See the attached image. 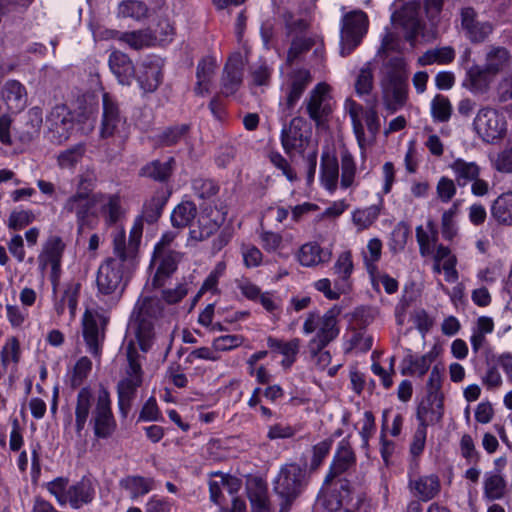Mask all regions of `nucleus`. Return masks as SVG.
<instances>
[{
    "label": "nucleus",
    "mask_w": 512,
    "mask_h": 512,
    "mask_svg": "<svg viewBox=\"0 0 512 512\" xmlns=\"http://www.w3.org/2000/svg\"><path fill=\"white\" fill-rule=\"evenodd\" d=\"M141 237L142 224L140 221L134 223L130 231L128 244H126L124 232H119L114 236L113 250L115 256L105 260L97 272L96 284L100 294L121 296L126 286L124 268L135 258Z\"/></svg>",
    "instance_id": "nucleus-1"
},
{
    "label": "nucleus",
    "mask_w": 512,
    "mask_h": 512,
    "mask_svg": "<svg viewBox=\"0 0 512 512\" xmlns=\"http://www.w3.org/2000/svg\"><path fill=\"white\" fill-rule=\"evenodd\" d=\"M87 423L92 427L97 440H107L115 434L117 422L112 412L107 389H100L97 396H94L88 387H83L78 392L74 427L79 438L83 436Z\"/></svg>",
    "instance_id": "nucleus-2"
},
{
    "label": "nucleus",
    "mask_w": 512,
    "mask_h": 512,
    "mask_svg": "<svg viewBox=\"0 0 512 512\" xmlns=\"http://www.w3.org/2000/svg\"><path fill=\"white\" fill-rule=\"evenodd\" d=\"M197 215L198 209L194 202L182 201L171 213L172 226L177 229L190 227L188 240L201 242L210 238L225 221V213L210 205L201 206L197 224L192 226Z\"/></svg>",
    "instance_id": "nucleus-3"
},
{
    "label": "nucleus",
    "mask_w": 512,
    "mask_h": 512,
    "mask_svg": "<svg viewBox=\"0 0 512 512\" xmlns=\"http://www.w3.org/2000/svg\"><path fill=\"white\" fill-rule=\"evenodd\" d=\"M380 84L384 106L390 113H395L406 104L408 71L403 57L395 56L384 63Z\"/></svg>",
    "instance_id": "nucleus-4"
},
{
    "label": "nucleus",
    "mask_w": 512,
    "mask_h": 512,
    "mask_svg": "<svg viewBox=\"0 0 512 512\" xmlns=\"http://www.w3.org/2000/svg\"><path fill=\"white\" fill-rule=\"evenodd\" d=\"M341 308L337 305L327 310L322 316L318 312H309L303 324L304 334L316 332L308 342V349L319 351L334 341L339 333V315Z\"/></svg>",
    "instance_id": "nucleus-5"
},
{
    "label": "nucleus",
    "mask_w": 512,
    "mask_h": 512,
    "mask_svg": "<svg viewBox=\"0 0 512 512\" xmlns=\"http://www.w3.org/2000/svg\"><path fill=\"white\" fill-rule=\"evenodd\" d=\"M309 481L306 468L296 463L281 467L274 480V492L280 498L279 512H289L294 501L302 494Z\"/></svg>",
    "instance_id": "nucleus-6"
},
{
    "label": "nucleus",
    "mask_w": 512,
    "mask_h": 512,
    "mask_svg": "<svg viewBox=\"0 0 512 512\" xmlns=\"http://www.w3.org/2000/svg\"><path fill=\"white\" fill-rule=\"evenodd\" d=\"M126 358L128 376L117 385L119 411L124 418L127 417L131 409L137 388L142 384L141 356L133 340H130L126 346Z\"/></svg>",
    "instance_id": "nucleus-7"
},
{
    "label": "nucleus",
    "mask_w": 512,
    "mask_h": 512,
    "mask_svg": "<svg viewBox=\"0 0 512 512\" xmlns=\"http://www.w3.org/2000/svg\"><path fill=\"white\" fill-rule=\"evenodd\" d=\"M478 136L487 143H495L502 139L507 131V123L498 110L491 107L479 109L473 122Z\"/></svg>",
    "instance_id": "nucleus-8"
},
{
    "label": "nucleus",
    "mask_w": 512,
    "mask_h": 512,
    "mask_svg": "<svg viewBox=\"0 0 512 512\" xmlns=\"http://www.w3.org/2000/svg\"><path fill=\"white\" fill-rule=\"evenodd\" d=\"M311 82L312 75L307 69H295L287 75L282 85V92L284 93L283 102H280L283 114L282 119H286L291 115L296 103Z\"/></svg>",
    "instance_id": "nucleus-9"
},
{
    "label": "nucleus",
    "mask_w": 512,
    "mask_h": 512,
    "mask_svg": "<svg viewBox=\"0 0 512 512\" xmlns=\"http://www.w3.org/2000/svg\"><path fill=\"white\" fill-rule=\"evenodd\" d=\"M367 30V16L362 11L346 14L342 20L340 54L349 55L361 42Z\"/></svg>",
    "instance_id": "nucleus-10"
},
{
    "label": "nucleus",
    "mask_w": 512,
    "mask_h": 512,
    "mask_svg": "<svg viewBox=\"0 0 512 512\" xmlns=\"http://www.w3.org/2000/svg\"><path fill=\"white\" fill-rule=\"evenodd\" d=\"M355 466L356 455L349 442L343 439L338 444L323 485L325 487L340 485V479H346V475Z\"/></svg>",
    "instance_id": "nucleus-11"
},
{
    "label": "nucleus",
    "mask_w": 512,
    "mask_h": 512,
    "mask_svg": "<svg viewBox=\"0 0 512 512\" xmlns=\"http://www.w3.org/2000/svg\"><path fill=\"white\" fill-rule=\"evenodd\" d=\"M310 136L311 129L307 121L301 116L292 118L281 131V144L285 153L289 156L293 152L302 154L309 143Z\"/></svg>",
    "instance_id": "nucleus-12"
},
{
    "label": "nucleus",
    "mask_w": 512,
    "mask_h": 512,
    "mask_svg": "<svg viewBox=\"0 0 512 512\" xmlns=\"http://www.w3.org/2000/svg\"><path fill=\"white\" fill-rule=\"evenodd\" d=\"M420 2L409 1L400 10L392 13V22L400 26L405 32V39L414 45L416 38L423 28L419 18Z\"/></svg>",
    "instance_id": "nucleus-13"
},
{
    "label": "nucleus",
    "mask_w": 512,
    "mask_h": 512,
    "mask_svg": "<svg viewBox=\"0 0 512 512\" xmlns=\"http://www.w3.org/2000/svg\"><path fill=\"white\" fill-rule=\"evenodd\" d=\"M105 323V319L98 314L88 310L84 313L82 320L83 337L88 352L94 357H100L101 355Z\"/></svg>",
    "instance_id": "nucleus-14"
},
{
    "label": "nucleus",
    "mask_w": 512,
    "mask_h": 512,
    "mask_svg": "<svg viewBox=\"0 0 512 512\" xmlns=\"http://www.w3.org/2000/svg\"><path fill=\"white\" fill-rule=\"evenodd\" d=\"M102 106L100 137L105 139L121 132L125 125V118L120 113L118 103L108 93L103 94Z\"/></svg>",
    "instance_id": "nucleus-15"
},
{
    "label": "nucleus",
    "mask_w": 512,
    "mask_h": 512,
    "mask_svg": "<svg viewBox=\"0 0 512 512\" xmlns=\"http://www.w3.org/2000/svg\"><path fill=\"white\" fill-rule=\"evenodd\" d=\"M182 259V253L175 250H157L153 252L152 263L157 264L156 273L151 280L153 288H160L176 270Z\"/></svg>",
    "instance_id": "nucleus-16"
},
{
    "label": "nucleus",
    "mask_w": 512,
    "mask_h": 512,
    "mask_svg": "<svg viewBox=\"0 0 512 512\" xmlns=\"http://www.w3.org/2000/svg\"><path fill=\"white\" fill-rule=\"evenodd\" d=\"M328 86L324 83H318L304 100L302 108L305 107L306 113L316 124H320L331 113V107L328 103Z\"/></svg>",
    "instance_id": "nucleus-17"
},
{
    "label": "nucleus",
    "mask_w": 512,
    "mask_h": 512,
    "mask_svg": "<svg viewBox=\"0 0 512 512\" xmlns=\"http://www.w3.org/2000/svg\"><path fill=\"white\" fill-rule=\"evenodd\" d=\"M244 63L240 53H234L226 62L221 76L220 94L231 96L235 94L243 82Z\"/></svg>",
    "instance_id": "nucleus-18"
},
{
    "label": "nucleus",
    "mask_w": 512,
    "mask_h": 512,
    "mask_svg": "<svg viewBox=\"0 0 512 512\" xmlns=\"http://www.w3.org/2000/svg\"><path fill=\"white\" fill-rule=\"evenodd\" d=\"M96 200L90 197L86 192H77L70 196L64 206L63 212L75 214L78 225V233H81L89 223V217L92 215V209Z\"/></svg>",
    "instance_id": "nucleus-19"
},
{
    "label": "nucleus",
    "mask_w": 512,
    "mask_h": 512,
    "mask_svg": "<svg viewBox=\"0 0 512 512\" xmlns=\"http://www.w3.org/2000/svg\"><path fill=\"white\" fill-rule=\"evenodd\" d=\"M48 138L51 142L61 144L66 141L74 128L72 118L66 113L65 108L56 107L47 117Z\"/></svg>",
    "instance_id": "nucleus-20"
},
{
    "label": "nucleus",
    "mask_w": 512,
    "mask_h": 512,
    "mask_svg": "<svg viewBox=\"0 0 512 512\" xmlns=\"http://www.w3.org/2000/svg\"><path fill=\"white\" fill-rule=\"evenodd\" d=\"M163 61L157 56H148L141 62L137 81L145 92H153L162 82Z\"/></svg>",
    "instance_id": "nucleus-21"
},
{
    "label": "nucleus",
    "mask_w": 512,
    "mask_h": 512,
    "mask_svg": "<svg viewBox=\"0 0 512 512\" xmlns=\"http://www.w3.org/2000/svg\"><path fill=\"white\" fill-rule=\"evenodd\" d=\"M460 16L462 29L472 42H483L492 33L491 23L478 21L477 13L472 7L462 8Z\"/></svg>",
    "instance_id": "nucleus-22"
},
{
    "label": "nucleus",
    "mask_w": 512,
    "mask_h": 512,
    "mask_svg": "<svg viewBox=\"0 0 512 512\" xmlns=\"http://www.w3.org/2000/svg\"><path fill=\"white\" fill-rule=\"evenodd\" d=\"M408 489L411 494L423 502L434 499L441 490V483L438 475H409Z\"/></svg>",
    "instance_id": "nucleus-23"
},
{
    "label": "nucleus",
    "mask_w": 512,
    "mask_h": 512,
    "mask_svg": "<svg viewBox=\"0 0 512 512\" xmlns=\"http://www.w3.org/2000/svg\"><path fill=\"white\" fill-rule=\"evenodd\" d=\"M494 77L485 66L473 65L466 72L463 86L473 94L482 95L489 91Z\"/></svg>",
    "instance_id": "nucleus-24"
},
{
    "label": "nucleus",
    "mask_w": 512,
    "mask_h": 512,
    "mask_svg": "<svg viewBox=\"0 0 512 512\" xmlns=\"http://www.w3.org/2000/svg\"><path fill=\"white\" fill-rule=\"evenodd\" d=\"M95 497V483L88 477L68 487L67 503L73 509H80L93 501Z\"/></svg>",
    "instance_id": "nucleus-25"
},
{
    "label": "nucleus",
    "mask_w": 512,
    "mask_h": 512,
    "mask_svg": "<svg viewBox=\"0 0 512 512\" xmlns=\"http://www.w3.org/2000/svg\"><path fill=\"white\" fill-rule=\"evenodd\" d=\"M108 64L111 72L122 85H130L135 75V68L131 59L125 53L114 50L109 55Z\"/></svg>",
    "instance_id": "nucleus-26"
},
{
    "label": "nucleus",
    "mask_w": 512,
    "mask_h": 512,
    "mask_svg": "<svg viewBox=\"0 0 512 512\" xmlns=\"http://www.w3.org/2000/svg\"><path fill=\"white\" fill-rule=\"evenodd\" d=\"M449 168L453 172L455 182L458 187H466L481 174V167L475 161H467L463 158H456L450 164Z\"/></svg>",
    "instance_id": "nucleus-27"
},
{
    "label": "nucleus",
    "mask_w": 512,
    "mask_h": 512,
    "mask_svg": "<svg viewBox=\"0 0 512 512\" xmlns=\"http://www.w3.org/2000/svg\"><path fill=\"white\" fill-rule=\"evenodd\" d=\"M2 98L10 111L20 112L27 104L26 88L17 80H8L3 85Z\"/></svg>",
    "instance_id": "nucleus-28"
},
{
    "label": "nucleus",
    "mask_w": 512,
    "mask_h": 512,
    "mask_svg": "<svg viewBox=\"0 0 512 512\" xmlns=\"http://www.w3.org/2000/svg\"><path fill=\"white\" fill-rule=\"evenodd\" d=\"M129 329L133 332L141 351L148 352L156 338L154 322L130 317Z\"/></svg>",
    "instance_id": "nucleus-29"
},
{
    "label": "nucleus",
    "mask_w": 512,
    "mask_h": 512,
    "mask_svg": "<svg viewBox=\"0 0 512 512\" xmlns=\"http://www.w3.org/2000/svg\"><path fill=\"white\" fill-rule=\"evenodd\" d=\"M442 379L443 369L435 365L429 375L426 390L429 405H435V409L439 410L437 420L441 419L443 409V394L441 392Z\"/></svg>",
    "instance_id": "nucleus-30"
},
{
    "label": "nucleus",
    "mask_w": 512,
    "mask_h": 512,
    "mask_svg": "<svg viewBox=\"0 0 512 512\" xmlns=\"http://www.w3.org/2000/svg\"><path fill=\"white\" fill-rule=\"evenodd\" d=\"M109 33L112 38L118 39L121 42L126 43L129 47L135 50L151 46L156 41V37L153 36L152 31L149 29L123 33L112 30Z\"/></svg>",
    "instance_id": "nucleus-31"
},
{
    "label": "nucleus",
    "mask_w": 512,
    "mask_h": 512,
    "mask_svg": "<svg viewBox=\"0 0 512 512\" xmlns=\"http://www.w3.org/2000/svg\"><path fill=\"white\" fill-rule=\"evenodd\" d=\"M169 198V193L164 190H157L150 199H148L144 205L142 210V215L138 218L137 221L142 222L143 219L147 223L156 222L162 214V210L166 205ZM143 225V223H141Z\"/></svg>",
    "instance_id": "nucleus-32"
},
{
    "label": "nucleus",
    "mask_w": 512,
    "mask_h": 512,
    "mask_svg": "<svg viewBox=\"0 0 512 512\" xmlns=\"http://www.w3.org/2000/svg\"><path fill=\"white\" fill-rule=\"evenodd\" d=\"M331 256L332 253L329 249L322 248L316 242H310L300 248L298 259L301 265L310 267L328 262Z\"/></svg>",
    "instance_id": "nucleus-33"
},
{
    "label": "nucleus",
    "mask_w": 512,
    "mask_h": 512,
    "mask_svg": "<svg viewBox=\"0 0 512 512\" xmlns=\"http://www.w3.org/2000/svg\"><path fill=\"white\" fill-rule=\"evenodd\" d=\"M175 165L174 157H169L166 161L153 160L142 167L141 175L158 182H166L173 174Z\"/></svg>",
    "instance_id": "nucleus-34"
},
{
    "label": "nucleus",
    "mask_w": 512,
    "mask_h": 512,
    "mask_svg": "<svg viewBox=\"0 0 512 512\" xmlns=\"http://www.w3.org/2000/svg\"><path fill=\"white\" fill-rule=\"evenodd\" d=\"M217 64L213 57L201 59L196 68V86L194 91L197 95L203 96L209 92V84L215 74Z\"/></svg>",
    "instance_id": "nucleus-35"
},
{
    "label": "nucleus",
    "mask_w": 512,
    "mask_h": 512,
    "mask_svg": "<svg viewBox=\"0 0 512 512\" xmlns=\"http://www.w3.org/2000/svg\"><path fill=\"white\" fill-rule=\"evenodd\" d=\"M435 358L436 354L433 351L419 357L409 354L403 359L401 373L403 375H418L422 377L427 373Z\"/></svg>",
    "instance_id": "nucleus-36"
},
{
    "label": "nucleus",
    "mask_w": 512,
    "mask_h": 512,
    "mask_svg": "<svg viewBox=\"0 0 512 512\" xmlns=\"http://www.w3.org/2000/svg\"><path fill=\"white\" fill-rule=\"evenodd\" d=\"M163 303L161 299L154 297H146L142 301L137 302L131 317L141 319L144 318L149 322H154L163 313Z\"/></svg>",
    "instance_id": "nucleus-37"
},
{
    "label": "nucleus",
    "mask_w": 512,
    "mask_h": 512,
    "mask_svg": "<svg viewBox=\"0 0 512 512\" xmlns=\"http://www.w3.org/2000/svg\"><path fill=\"white\" fill-rule=\"evenodd\" d=\"M327 488L330 491L324 498L323 506L329 512L338 511L343 506V501L350 498L351 483L347 479H340V485Z\"/></svg>",
    "instance_id": "nucleus-38"
},
{
    "label": "nucleus",
    "mask_w": 512,
    "mask_h": 512,
    "mask_svg": "<svg viewBox=\"0 0 512 512\" xmlns=\"http://www.w3.org/2000/svg\"><path fill=\"white\" fill-rule=\"evenodd\" d=\"M334 273L338 276L335 280V289L346 292L349 285V278L353 271L352 255L350 251L342 252L333 267Z\"/></svg>",
    "instance_id": "nucleus-39"
},
{
    "label": "nucleus",
    "mask_w": 512,
    "mask_h": 512,
    "mask_svg": "<svg viewBox=\"0 0 512 512\" xmlns=\"http://www.w3.org/2000/svg\"><path fill=\"white\" fill-rule=\"evenodd\" d=\"M120 486L130 492L132 500L140 496L148 494L154 489L155 480L153 478H146L139 475L127 476L120 480Z\"/></svg>",
    "instance_id": "nucleus-40"
},
{
    "label": "nucleus",
    "mask_w": 512,
    "mask_h": 512,
    "mask_svg": "<svg viewBox=\"0 0 512 512\" xmlns=\"http://www.w3.org/2000/svg\"><path fill=\"white\" fill-rule=\"evenodd\" d=\"M339 179V164L335 156L328 153L321 158V181L324 187L333 192L337 188Z\"/></svg>",
    "instance_id": "nucleus-41"
},
{
    "label": "nucleus",
    "mask_w": 512,
    "mask_h": 512,
    "mask_svg": "<svg viewBox=\"0 0 512 512\" xmlns=\"http://www.w3.org/2000/svg\"><path fill=\"white\" fill-rule=\"evenodd\" d=\"M510 59L511 55L505 47L491 46L486 53L484 66L496 76L508 66Z\"/></svg>",
    "instance_id": "nucleus-42"
},
{
    "label": "nucleus",
    "mask_w": 512,
    "mask_h": 512,
    "mask_svg": "<svg viewBox=\"0 0 512 512\" xmlns=\"http://www.w3.org/2000/svg\"><path fill=\"white\" fill-rule=\"evenodd\" d=\"M189 129L187 124L167 127L154 137V143L157 147L174 146L186 138Z\"/></svg>",
    "instance_id": "nucleus-43"
},
{
    "label": "nucleus",
    "mask_w": 512,
    "mask_h": 512,
    "mask_svg": "<svg viewBox=\"0 0 512 512\" xmlns=\"http://www.w3.org/2000/svg\"><path fill=\"white\" fill-rule=\"evenodd\" d=\"M65 249V244L61 237L52 235L48 238L43 253L39 256V263L42 269L48 265V262L61 261Z\"/></svg>",
    "instance_id": "nucleus-44"
},
{
    "label": "nucleus",
    "mask_w": 512,
    "mask_h": 512,
    "mask_svg": "<svg viewBox=\"0 0 512 512\" xmlns=\"http://www.w3.org/2000/svg\"><path fill=\"white\" fill-rule=\"evenodd\" d=\"M79 291V283L71 282L66 285L62 297L59 300H56L54 304V308L58 315H62L65 312L66 306L68 307L70 314L72 316L75 315Z\"/></svg>",
    "instance_id": "nucleus-45"
},
{
    "label": "nucleus",
    "mask_w": 512,
    "mask_h": 512,
    "mask_svg": "<svg viewBox=\"0 0 512 512\" xmlns=\"http://www.w3.org/2000/svg\"><path fill=\"white\" fill-rule=\"evenodd\" d=\"M455 59V50L451 46H444L427 50L418 58L420 66H428L434 63L448 64Z\"/></svg>",
    "instance_id": "nucleus-46"
},
{
    "label": "nucleus",
    "mask_w": 512,
    "mask_h": 512,
    "mask_svg": "<svg viewBox=\"0 0 512 512\" xmlns=\"http://www.w3.org/2000/svg\"><path fill=\"white\" fill-rule=\"evenodd\" d=\"M491 212L499 223L512 225V192L500 195L494 201Z\"/></svg>",
    "instance_id": "nucleus-47"
},
{
    "label": "nucleus",
    "mask_w": 512,
    "mask_h": 512,
    "mask_svg": "<svg viewBox=\"0 0 512 512\" xmlns=\"http://www.w3.org/2000/svg\"><path fill=\"white\" fill-rule=\"evenodd\" d=\"M484 493L490 500H498L504 497L506 493V481L500 472L486 474Z\"/></svg>",
    "instance_id": "nucleus-48"
},
{
    "label": "nucleus",
    "mask_w": 512,
    "mask_h": 512,
    "mask_svg": "<svg viewBox=\"0 0 512 512\" xmlns=\"http://www.w3.org/2000/svg\"><path fill=\"white\" fill-rule=\"evenodd\" d=\"M85 154L84 144H77L71 148L62 151L57 156L58 166L62 169L74 168L83 158Z\"/></svg>",
    "instance_id": "nucleus-49"
},
{
    "label": "nucleus",
    "mask_w": 512,
    "mask_h": 512,
    "mask_svg": "<svg viewBox=\"0 0 512 512\" xmlns=\"http://www.w3.org/2000/svg\"><path fill=\"white\" fill-rule=\"evenodd\" d=\"M374 75L371 62H367L360 69L355 81V91L359 96L369 94L373 89Z\"/></svg>",
    "instance_id": "nucleus-50"
},
{
    "label": "nucleus",
    "mask_w": 512,
    "mask_h": 512,
    "mask_svg": "<svg viewBox=\"0 0 512 512\" xmlns=\"http://www.w3.org/2000/svg\"><path fill=\"white\" fill-rule=\"evenodd\" d=\"M452 106L449 99L443 95H436L431 102V113L435 120L446 122L450 119Z\"/></svg>",
    "instance_id": "nucleus-51"
},
{
    "label": "nucleus",
    "mask_w": 512,
    "mask_h": 512,
    "mask_svg": "<svg viewBox=\"0 0 512 512\" xmlns=\"http://www.w3.org/2000/svg\"><path fill=\"white\" fill-rule=\"evenodd\" d=\"M247 494L251 503L268 501L267 484L260 477H253L247 481Z\"/></svg>",
    "instance_id": "nucleus-52"
},
{
    "label": "nucleus",
    "mask_w": 512,
    "mask_h": 512,
    "mask_svg": "<svg viewBox=\"0 0 512 512\" xmlns=\"http://www.w3.org/2000/svg\"><path fill=\"white\" fill-rule=\"evenodd\" d=\"M147 11V6L141 1H122L118 6V15L125 18L131 17L134 19H140L146 16Z\"/></svg>",
    "instance_id": "nucleus-53"
},
{
    "label": "nucleus",
    "mask_w": 512,
    "mask_h": 512,
    "mask_svg": "<svg viewBox=\"0 0 512 512\" xmlns=\"http://www.w3.org/2000/svg\"><path fill=\"white\" fill-rule=\"evenodd\" d=\"M341 170V186L342 188H348L353 184L356 173L354 158L348 151L341 154Z\"/></svg>",
    "instance_id": "nucleus-54"
},
{
    "label": "nucleus",
    "mask_w": 512,
    "mask_h": 512,
    "mask_svg": "<svg viewBox=\"0 0 512 512\" xmlns=\"http://www.w3.org/2000/svg\"><path fill=\"white\" fill-rule=\"evenodd\" d=\"M91 369V360L86 356L81 357L74 366L73 373L70 379L71 387L77 388L81 386L84 380L88 377Z\"/></svg>",
    "instance_id": "nucleus-55"
},
{
    "label": "nucleus",
    "mask_w": 512,
    "mask_h": 512,
    "mask_svg": "<svg viewBox=\"0 0 512 512\" xmlns=\"http://www.w3.org/2000/svg\"><path fill=\"white\" fill-rule=\"evenodd\" d=\"M380 210L378 206L372 205L362 210H356L353 213V222L361 229L371 226L378 218Z\"/></svg>",
    "instance_id": "nucleus-56"
},
{
    "label": "nucleus",
    "mask_w": 512,
    "mask_h": 512,
    "mask_svg": "<svg viewBox=\"0 0 512 512\" xmlns=\"http://www.w3.org/2000/svg\"><path fill=\"white\" fill-rule=\"evenodd\" d=\"M43 118L42 111L38 107H33L28 111V121L27 126L30 129L21 136V140L25 142L31 141L35 136L38 135L40 128L42 126Z\"/></svg>",
    "instance_id": "nucleus-57"
},
{
    "label": "nucleus",
    "mask_w": 512,
    "mask_h": 512,
    "mask_svg": "<svg viewBox=\"0 0 512 512\" xmlns=\"http://www.w3.org/2000/svg\"><path fill=\"white\" fill-rule=\"evenodd\" d=\"M457 183L455 179L442 176L436 185V194L442 203L450 202L456 195Z\"/></svg>",
    "instance_id": "nucleus-58"
},
{
    "label": "nucleus",
    "mask_w": 512,
    "mask_h": 512,
    "mask_svg": "<svg viewBox=\"0 0 512 512\" xmlns=\"http://www.w3.org/2000/svg\"><path fill=\"white\" fill-rule=\"evenodd\" d=\"M20 355L21 351L19 341L17 340V338L12 337L11 339L8 340V342L5 344L2 351L0 352V358L4 370H6L10 360L17 364L20 361Z\"/></svg>",
    "instance_id": "nucleus-59"
},
{
    "label": "nucleus",
    "mask_w": 512,
    "mask_h": 512,
    "mask_svg": "<svg viewBox=\"0 0 512 512\" xmlns=\"http://www.w3.org/2000/svg\"><path fill=\"white\" fill-rule=\"evenodd\" d=\"M491 163L492 167L500 173H512V145L491 158Z\"/></svg>",
    "instance_id": "nucleus-60"
},
{
    "label": "nucleus",
    "mask_w": 512,
    "mask_h": 512,
    "mask_svg": "<svg viewBox=\"0 0 512 512\" xmlns=\"http://www.w3.org/2000/svg\"><path fill=\"white\" fill-rule=\"evenodd\" d=\"M382 251V242L378 238H373L368 242L367 252L364 253V261L370 273L376 269L375 263L380 259Z\"/></svg>",
    "instance_id": "nucleus-61"
},
{
    "label": "nucleus",
    "mask_w": 512,
    "mask_h": 512,
    "mask_svg": "<svg viewBox=\"0 0 512 512\" xmlns=\"http://www.w3.org/2000/svg\"><path fill=\"white\" fill-rule=\"evenodd\" d=\"M409 234V226L404 222L398 223L391 234V249L394 251L402 250L406 245Z\"/></svg>",
    "instance_id": "nucleus-62"
},
{
    "label": "nucleus",
    "mask_w": 512,
    "mask_h": 512,
    "mask_svg": "<svg viewBox=\"0 0 512 512\" xmlns=\"http://www.w3.org/2000/svg\"><path fill=\"white\" fill-rule=\"evenodd\" d=\"M47 488L48 491L56 497L61 506L67 504L68 479L63 477L56 478L48 483Z\"/></svg>",
    "instance_id": "nucleus-63"
},
{
    "label": "nucleus",
    "mask_w": 512,
    "mask_h": 512,
    "mask_svg": "<svg viewBox=\"0 0 512 512\" xmlns=\"http://www.w3.org/2000/svg\"><path fill=\"white\" fill-rule=\"evenodd\" d=\"M496 99L499 103L512 101V73L503 77L497 84Z\"/></svg>",
    "instance_id": "nucleus-64"
}]
</instances>
